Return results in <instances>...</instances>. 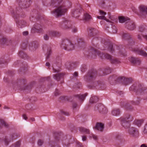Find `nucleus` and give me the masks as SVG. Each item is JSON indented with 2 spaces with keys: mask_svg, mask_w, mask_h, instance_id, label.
<instances>
[{
  "mask_svg": "<svg viewBox=\"0 0 147 147\" xmlns=\"http://www.w3.org/2000/svg\"><path fill=\"white\" fill-rule=\"evenodd\" d=\"M85 55L88 58H94L96 55H98L102 59L105 58L109 60L112 64H117L120 63L118 59L113 57L111 55L108 53H101L98 50L92 47L89 49L88 51L86 52Z\"/></svg>",
  "mask_w": 147,
  "mask_h": 147,
  "instance_id": "1",
  "label": "nucleus"
},
{
  "mask_svg": "<svg viewBox=\"0 0 147 147\" xmlns=\"http://www.w3.org/2000/svg\"><path fill=\"white\" fill-rule=\"evenodd\" d=\"M97 76V71L95 70L92 69L89 70L84 77V80L86 82L91 83L93 85L92 86L88 85V87L91 88L92 87H95L98 83L96 82H95L96 78Z\"/></svg>",
  "mask_w": 147,
  "mask_h": 147,
  "instance_id": "2",
  "label": "nucleus"
},
{
  "mask_svg": "<svg viewBox=\"0 0 147 147\" xmlns=\"http://www.w3.org/2000/svg\"><path fill=\"white\" fill-rule=\"evenodd\" d=\"M129 90L135 92L137 91L138 94L142 96L144 99L147 100V88L144 85L139 84L137 88L135 84H133L130 87Z\"/></svg>",
  "mask_w": 147,
  "mask_h": 147,
  "instance_id": "3",
  "label": "nucleus"
},
{
  "mask_svg": "<svg viewBox=\"0 0 147 147\" xmlns=\"http://www.w3.org/2000/svg\"><path fill=\"white\" fill-rule=\"evenodd\" d=\"M56 7V9L51 11V13L54 14L57 18L64 15L67 10L68 8L63 2Z\"/></svg>",
  "mask_w": 147,
  "mask_h": 147,
  "instance_id": "4",
  "label": "nucleus"
},
{
  "mask_svg": "<svg viewBox=\"0 0 147 147\" xmlns=\"http://www.w3.org/2000/svg\"><path fill=\"white\" fill-rule=\"evenodd\" d=\"M60 46L62 49L67 51H72L74 48V45L70 40L66 38L62 40Z\"/></svg>",
  "mask_w": 147,
  "mask_h": 147,
  "instance_id": "5",
  "label": "nucleus"
},
{
  "mask_svg": "<svg viewBox=\"0 0 147 147\" xmlns=\"http://www.w3.org/2000/svg\"><path fill=\"white\" fill-rule=\"evenodd\" d=\"M26 81L24 79H20L18 80L17 84L19 86L20 89L24 90L25 92L28 93L30 92L32 87V85L25 86Z\"/></svg>",
  "mask_w": 147,
  "mask_h": 147,
  "instance_id": "6",
  "label": "nucleus"
},
{
  "mask_svg": "<svg viewBox=\"0 0 147 147\" xmlns=\"http://www.w3.org/2000/svg\"><path fill=\"white\" fill-rule=\"evenodd\" d=\"M121 125L125 129L129 128L130 126V122L132 121L133 119L132 117L129 115H127L125 117L120 118Z\"/></svg>",
  "mask_w": 147,
  "mask_h": 147,
  "instance_id": "7",
  "label": "nucleus"
},
{
  "mask_svg": "<svg viewBox=\"0 0 147 147\" xmlns=\"http://www.w3.org/2000/svg\"><path fill=\"white\" fill-rule=\"evenodd\" d=\"M94 110L102 114L106 113L107 112V108L103 104L101 103L96 105L94 107Z\"/></svg>",
  "mask_w": 147,
  "mask_h": 147,
  "instance_id": "8",
  "label": "nucleus"
},
{
  "mask_svg": "<svg viewBox=\"0 0 147 147\" xmlns=\"http://www.w3.org/2000/svg\"><path fill=\"white\" fill-rule=\"evenodd\" d=\"M71 25L70 22L68 20L65 19L59 24V26L64 30L70 29Z\"/></svg>",
  "mask_w": 147,
  "mask_h": 147,
  "instance_id": "9",
  "label": "nucleus"
},
{
  "mask_svg": "<svg viewBox=\"0 0 147 147\" xmlns=\"http://www.w3.org/2000/svg\"><path fill=\"white\" fill-rule=\"evenodd\" d=\"M139 9L140 11L138 15L141 18H145L146 15L147 14V6L141 5L140 6Z\"/></svg>",
  "mask_w": 147,
  "mask_h": 147,
  "instance_id": "10",
  "label": "nucleus"
},
{
  "mask_svg": "<svg viewBox=\"0 0 147 147\" xmlns=\"http://www.w3.org/2000/svg\"><path fill=\"white\" fill-rule=\"evenodd\" d=\"M128 133L131 136L134 138H137L139 136L138 130L134 127H131L129 129Z\"/></svg>",
  "mask_w": 147,
  "mask_h": 147,
  "instance_id": "11",
  "label": "nucleus"
},
{
  "mask_svg": "<svg viewBox=\"0 0 147 147\" xmlns=\"http://www.w3.org/2000/svg\"><path fill=\"white\" fill-rule=\"evenodd\" d=\"M17 135L16 134L14 133L11 135L9 137L6 136L3 138V141L6 145H7L9 143L16 139Z\"/></svg>",
  "mask_w": 147,
  "mask_h": 147,
  "instance_id": "12",
  "label": "nucleus"
},
{
  "mask_svg": "<svg viewBox=\"0 0 147 147\" xmlns=\"http://www.w3.org/2000/svg\"><path fill=\"white\" fill-rule=\"evenodd\" d=\"M19 6L22 8H25L29 7L31 2L30 0H17Z\"/></svg>",
  "mask_w": 147,
  "mask_h": 147,
  "instance_id": "13",
  "label": "nucleus"
},
{
  "mask_svg": "<svg viewBox=\"0 0 147 147\" xmlns=\"http://www.w3.org/2000/svg\"><path fill=\"white\" fill-rule=\"evenodd\" d=\"M125 27L129 30L132 31L136 28V26L133 21L128 20L125 23Z\"/></svg>",
  "mask_w": 147,
  "mask_h": 147,
  "instance_id": "14",
  "label": "nucleus"
},
{
  "mask_svg": "<svg viewBox=\"0 0 147 147\" xmlns=\"http://www.w3.org/2000/svg\"><path fill=\"white\" fill-rule=\"evenodd\" d=\"M130 50L140 55L147 57V53L144 50L138 48H133L131 47H129Z\"/></svg>",
  "mask_w": 147,
  "mask_h": 147,
  "instance_id": "15",
  "label": "nucleus"
},
{
  "mask_svg": "<svg viewBox=\"0 0 147 147\" xmlns=\"http://www.w3.org/2000/svg\"><path fill=\"white\" fill-rule=\"evenodd\" d=\"M140 99L139 98H138V100H136V102L131 101L128 103H125V107L127 110H131L133 108L132 107L131 105V104L133 105H138L140 101Z\"/></svg>",
  "mask_w": 147,
  "mask_h": 147,
  "instance_id": "16",
  "label": "nucleus"
},
{
  "mask_svg": "<svg viewBox=\"0 0 147 147\" xmlns=\"http://www.w3.org/2000/svg\"><path fill=\"white\" fill-rule=\"evenodd\" d=\"M78 65L77 62H67L65 64V66L66 68L69 70H71L77 67Z\"/></svg>",
  "mask_w": 147,
  "mask_h": 147,
  "instance_id": "17",
  "label": "nucleus"
},
{
  "mask_svg": "<svg viewBox=\"0 0 147 147\" xmlns=\"http://www.w3.org/2000/svg\"><path fill=\"white\" fill-rule=\"evenodd\" d=\"M102 43L104 44V47H108V50L111 53H113L115 51L114 48L113 47L112 44L109 43L107 42H105V41H102Z\"/></svg>",
  "mask_w": 147,
  "mask_h": 147,
  "instance_id": "18",
  "label": "nucleus"
},
{
  "mask_svg": "<svg viewBox=\"0 0 147 147\" xmlns=\"http://www.w3.org/2000/svg\"><path fill=\"white\" fill-rule=\"evenodd\" d=\"M122 38L124 39H129V45L131 46L133 45L134 42L132 39H130L131 38L130 35L127 33L123 32L122 34Z\"/></svg>",
  "mask_w": 147,
  "mask_h": 147,
  "instance_id": "19",
  "label": "nucleus"
},
{
  "mask_svg": "<svg viewBox=\"0 0 147 147\" xmlns=\"http://www.w3.org/2000/svg\"><path fill=\"white\" fill-rule=\"evenodd\" d=\"M82 10V9L81 7L79 6L78 8L73 11L72 12L73 15V16L76 18H78Z\"/></svg>",
  "mask_w": 147,
  "mask_h": 147,
  "instance_id": "20",
  "label": "nucleus"
},
{
  "mask_svg": "<svg viewBox=\"0 0 147 147\" xmlns=\"http://www.w3.org/2000/svg\"><path fill=\"white\" fill-rule=\"evenodd\" d=\"M63 2V0H51L50 4L51 6L56 7Z\"/></svg>",
  "mask_w": 147,
  "mask_h": 147,
  "instance_id": "21",
  "label": "nucleus"
},
{
  "mask_svg": "<svg viewBox=\"0 0 147 147\" xmlns=\"http://www.w3.org/2000/svg\"><path fill=\"white\" fill-rule=\"evenodd\" d=\"M94 129H96L98 131H102L104 129V125L101 123H97Z\"/></svg>",
  "mask_w": 147,
  "mask_h": 147,
  "instance_id": "22",
  "label": "nucleus"
},
{
  "mask_svg": "<svg viewBox=\"0 0 147 147\" xmlns=\"http://www.w3.org/2000/svg\"><path fill=\"white\" fill-rule=\"evenodd\" d=\"M14 16L17 18L18 16L19 17L20 16L22 17L24 16L23 13V12L22 8L20 9L19 7L18 8L15 12L14 13Z\"/></svg>",
  "mask_w": 147,
  "mask_h": 147,
  "instance_id": "23",
  "label": "nucleus"
},
{
  "mask_svg": "<svg viewBox=\"0 0 147 147\" xmlns=\"http://www.w3.org/2000/svg\"><path fill=\"white\" fill-rule=\"evenodd\" d=\"M38 44L37 42L34 41L29 45V49L31 51H35L38 48Z\"/></svg>",
  "mask_w": 147,
  "mask_h": 147,
  "instance_id": "24",
  "label": "nucleus"
},
{
  "mask_svg": "<svg viewBox=\"0 0 147 147\" xmlns=\"http://www.w3.org/2000/svg\"><path fill=\"white\" fill-rule=\"evenodd\" d=\"M61 62V58L59 57H56L55 59H54L53 61L52 66L53 67V69L54 72H58L60 71V70H56L53 68V66H54V64L57 63H60Z\"/></svg>",
  "mask_w": 147,
  "mask_h": 147,
  "instance_id": "25",
  "label": "nucleus"
},
{
  "mask_svg": "<svg viewBox=\"0 0 147 147\" xmlns=\"http://www.w3.org/2000/svg\"><path fill=\"white\" fill-rule=\"evenodd\" d=\"M98 32L97 30L94 28H89L88 35L91 37L94 36Z\"/></svg>",
  "mask_w": 147,
  "mask_h": 147,
  "instance_id": "26",
  "label": "nucleus"
},
{
  "mask_svg": "<svg viewBox=\"0 0 147 147\" xmlns=\"http://www.w3.org/2000/svg\"><path fill=\"white\" fill-rule=\"evenodd\" d=\"M129 61L132 63L134 64L139 65L141 63V61L138 58L134 57H132L129 59Z\"/></svg>",
  "mask_w": 147,
  "mask_h": 147,
  "instance_id": "27",
  "label": "nucleus"
},
{
  "mask_svg": "<svg viewBox=\"0 0 147 147\" xmlns=\"http://www.w3.org/2000/svg\"><path fill=\"white\" fill-rule=\"evenodd\" d=\"M64 75V74L63 73H59L54 75L53 78L55 79L58 81L63 79Z\"/></svg>",
  "mask_w": 147,
  "mask_h": 147,
  "instance_id": "28",
  "label": "nucleus"
},
{
  "mask_svg": "<svg viewBox=\"0 0 147 147\" xmlns=\"http://www.w3.org/2000/svg\"><path fill=\"white\" fill-rule=\"evenodd\" d=\"M83 20L87 22H89L92 20L91 16L87 13H84Z\"/></svg>",
  "mask_w": 147,
  "mask_h": 147,
  "instance_id": "29",
  "label": "nucleus"
},
{
  "mask_svg": "<svg viewBox=\"0 0 147 147\" xmlns=\"http://www.w3.org/2000/svg\"><path fill=\"white\" fill-rule=\"evenodd\" d=\"M18 27L19 28H22L24 27L26 25V22L24 20H20L16 22Z\"/></svg>",
  "mask_w": 147,
  "mask_h": 147,
  "instance_id": "30",
  "label": "nucleus"
},
{
  "mask_svg": "<svg viewBox=\"0 0 147 147\" xmlns=\"http://www.w3.org/2000/svg\"><path fill=\"white\" fill-rule=\"evenodd\" d=\"M118 19L119 22L121 23H126L128 20H130V19L129 18L122 16H119Z\"/></svg>",
  "mask_w": 147,
  "mask_h": 147,
  "instance_id": "31",
  "label": "nucleus"
},
{
  "mask_svg": "<svg viewBox=\"0 0 147 147\" xmlns=\"http://www.w3.org/2000/svg\"><path fill=\"white\" fill-rule=\"evenodd\" d=\"M78 45L80 47H84L85 46V42L84 39L82 38H79L78 40Z\"/></svg>",
  "mask_w": 147,
  "mask_h": 147,
  "instance_id": "32",
  "label": "nucleus"
},
{
  "mask_svg": "<svg viewBox=\"0 0 147 147\" xmlns=\"http://www.w3.org/2000/svg\"><path fill=\"white\" fill-rule=\"evenodd\" d=\"M111 28L109 30V31L114 34L116 33L117 31V28L113 22H111Z\"/></svg>",
  "mask_w": 147,
  "mask_h": 147,
  "instance_id": "33",
  "label": "nucleus"
},
{
  "mask_svg": "<svg viewBox=\"0 0 147 147\" xmlns=\"http://www.w3.org/2000/svg\"><path fill=\"white\" fill-rule=\"evenodd\" d=\"M117 76L115 75L110 76L109 78V80L111 83H116V82Z\"/></svg>",
  "mask_w": 147,
  "mask_h": 147,
  "instance_id": "34",
  "label": "nucleus"
},
{
  "mask_svg": "<svg viewBox=\"0 0 147 147\" xmlns=\"http://www.w3.org/2000/svg\"><path fill=\"white\" fill-rule=\"evenodd\" d=\"M112 71V69L109 67H105L103 71V73L104 75L109 74L111 73Z\"/></svg>",
  "mask_w": 147,
  "mask_h": 147,
  "instance_id": "35",
  "label": "nucleus"
},
{
  "mask_svg": "<svg viewBox=\"0 0 147 147\" xmlns=\"http://www.w3.org/2000/svg\"><path fill=\"white\" fill-rule=\"evenodd\" d=\"M88 93H86L84 94H77L75 95V96L78 98L80 100L83 101L84 99L86 96L87 95Z\"/></svg>",
  "mask_w": 147,
  "mask_h": 147,
  "instance_id": "36",
  "label": "nucleus"
},
{
  "mask_svg": "<svg viewBox=\"0 0 147 147\" xmlns=\"http://www.w3.org/2000/svg\"><path fill=\"white\" fill-rule=\"evenodd\" d=\"M98 100V98L96 96H94L90 98L89 102L91 103H93L97 102Z\"/></svg>",
  "mask_w": 147,
  "mask_h": 147,
  "instance_id": "37",
  "label": "nucleus"
},
{
  "mask_svg": "<svg viewBox=\"0 0 147 147\" xmlns=\"http://www.w3.org/2000/svg\"><path fill=\"white\" fill-rule=\"evenodd\" d=\"M19 56L21 58L24 59H28V56L27 54L24 53L23 51H21L19 52Z\"/></svg>",
  "mask_w": 147,
  "mask_h": 147,
  "instance_id": "38",
  "label": "nucleus"
},
{
  "mask_svg": "<svg viewBox=\"0 0 147 147\" xmlns=\"http://www.w3.org/2000/svg\"><path fill=\"white\" fill-rule=\"evenodd\" d=\"M132 82V80L131 78H124V80L123 84L124 85H127Z\"/></svg>",
  "mask_w": 147,
  "mask_h": 147,
  "instance_id": "39",
  "label": "nucleus"
},
{
  "mask_svg": "<svg viewBox=\"0 0 147 147\" xmlns=\"http://www.w3.org/2000/svg\"><path fill=\"white\" fill-rule=\"evenodd\" d=\"M120 111L119 109H116L112 111V114L113 115L117 116L120 115Z\"/></svg>",
  "mask_w": 147,
  "mask_h": 147,
  "instance_id": "40",
  "label": "nucleus"
},
{
  "mask_svg": "<svg viewBox=\"0 0 147 147\" xmlns=\"http://www.w3.org/2000/svg\"><path fill=\"white\" fill-rule=\"evenodd\" d=\"M79 130L80 131L82 132L85 133L86 134H90L89 130L85 128L82 127H80Z\"/></svg>",
  "mask_w": 147,
  "mask_h": 147,
  "instance_id": "41",
  "label": "nucleus"
},
{
  "mask_svg": "<svg viewBox=\"0 0 147 147\" xmlns=\"http://www.w3.org/2000/svg\"><path fill=\"white\" fill-rule=\"evenodd\" d=\"M143 122V120H136L134 121V123L139 127L142 124Z\"/></svg>",
  "mask_w": 147,
  "mask_h": 147,
  "instance_id": "42",
  "label": "nucleus"
},
{
  "mask_svg": "<svg viewBox=\"0 0 147 147\" xmlns=\"http://www.w3.org/2000/svg\"><path fill=\"white\" fill-rule=\"evenodd\" d=\"M125 77L118 76H117V79L116 82L119 83H122L123 84L124 80Z\"/></svg>",
  "mask_w": 147,
  "mask_h": 147,
  "instance_id": "43",
  "label": "nucleus"
},
{
  "mask_svg": "<svg viewBox=\"0 0 147 147\" xmlns=\"http://www.w3.org/2000/svg\"><path fill=\"white\" fill-rule=\"evenodd\" d=\"M7 43V39L6 38L2 37L0 39V43L2 45H7V44L6 43Z\"/></svg>",
  "mask_w": 147,
  "mask_h": 147,
  "instance_id": "44",
  "label": "nucleus"
},
{
  "mask_svg": "<svg viewBox=\"0 0 147 147\" xmlns=\"http://www.w3.org/2000/svg\"><path fill=\"white\" fill-rule=\"evenodd\" d=\"M34 27L37 28V27H38V30L40 32H42V27L41 26L40 24H38V23L36 24L34 26Z\"/></svg>",
  "mask_w": 147,
  "mask_h": 147,
  "instance_id": "45",
  "label": "nucleus"
},
{
  "mask_svg": "<svg viewBox=\"0 0 147 147\" xmlns=\"http://www.w3.org/2000/svg\"><path fill=\"white\" fill-rule=\"evenodd\" d=\"M21 142L20 141H18L14 144L11 145L10 147H20Z\"/></svg>",
  "mask_w": 147,
  "mask_h": 147,
  "instance_id": "46",
  "label": "nucleus"
},
{
  "mask_svg": "<svg viewBox=\"0 0 147 147\" xmlns=\"http://www.w3.org/2000/svg\"><path fill=\"white\" fill-rule=\"evenodd\" d=\"M51 53V49L50 47H49L48 48V51L47 53V56L46 58V59H47L49 58L50 56Z\"/></svg>",
  "mask_w": 147,
  "mask_h": 147,
  "instance_id": "47",
  "label": "nucleus"
},
{
  "mask_svg": "<svg viewBox=\"0 0 147 147\" xmlns=\"http://www.w3.org/2000/svg\"><path fill=\"white\" fill-rule=\"evenodd\" d=\"M52 36H57L59 34V33L54 31H51L49 33Z\"/></svg>",
  "mask_w": 147,
  "mask_h": 147,
  "instance_id": "48",
  "label": "nucleus"
},
{
  "mask_svg": "<svg viewBox=\"0 0 147 147\" xmlns=\"http://www.w3.org/2000/svg\"><path fill=\"white\" fill-rule=\"evenodd\" d=\"M81 70L82 72H85L87 70L86 66L85 65H82L81 67Z\"/></svg>",
  "mask_w": 147,
  "mask_h": 147,
  "instance_id": "49",
  "label": "nucleus"
},
{
  "mask_svg": "<svg viewBox=\"0 0 147 147\" xmlns=\"http://www.w3.org/2000/svg\"><path fill=\"white\" fill-rule=\"evenodd\" d=\"M55 143L50 142L49 143L50 147H60L58 145H55Z\"/></svg>",
  "mask_w": 147,
  "mask_h": 147,
  "instance_id": "50",
  "label": "nucleus"
},
{
  "mask_svg": "<svg viewBox=\"0 0 147 147\" xmlns=\"http://www.w3.org/2000/svg\"><path fill=\"white\" fill-rule=\"evenodd\" d=\"M37 28H35L34 26V27H33L31 29V32L32 33H34L36 32H39L40 33V32L38 31V27H37Z\"/></svg>",
  "mask_w": 147,
  "mask_h": 147,
  "instance_id": "51",
  "label": "nucleus"
},
{
  "mask_svg": "<svg viewBox=\"0 0 147 147\" xmlns=\"http://www.w3.org/2000/svg\"><path fill=\"white\" fill-rule=\"evenodd\" d=\"M8 62V60H5L4 59V58H2L0 59V64L7 63Z\"/></svg>",
  "mask_w": 147,
  "mask_h": 147,
  "instance_id": "52",
  "label": "nucleus"
},
{
  "mask_svg": "<svg viewBox=\"0 0 147 147\" xmlns=\"http://www.w3.org/2000/svg\"><path fill=\"white\" fill-rule=\"evenodd\" d=\"M0 122L2 125H4L5 127H7L8 125L7 124L5 121L3 119H0Z\"/></svg>",
  "mask_w": 147,
  "mask_h": 147,
  "instance_id": "53",
  "label": "nucleus"
},
{
  "mask_svg": "<svg viewBox=\"0 0 147 147\" xmlns=\"http://www.w3.org/2000/svg\"><path fill=\"white\" fill-rule=\"evenodd\" d=\"M43 142L44 141L43 140L39 139L38 141L37 144L38 146H41L42 145Z\"/></svg>",
  "mask_w": 147,
  "mask_h": 147,
  "instance_id": "54",
  "label": "nucleus"
},
{
  "mask_svg": "<svg viewBox=\"0 0 147 147\" xmlns=\"http://www.w3.org/2000/svg\"><path fill=\"white\" fill-rule=\"evenodd\" d=\"M70 29H71L72 30V32H76L77 31V29L76 27L75 26H71V27Z\"/></svg>",
  "mask_w": 147,
  "mask_h": 147,
  "instance_id": "55",
  "label": "nucleus"
},
{
  "mask_svg": "<svg viewBox=\"0 0 147 147\" xmlns=\"http://www.w3.org/2000/svg\"><path fill=\"white\" fill-rule=\"evenodd\" d=\"M97 18L99 19H104L105 20H106L107 22H109V20H107L106 19L105 17L104 16H98L97 17Z\"/></svg>",
  "mask_w": 147,
  "mask_h": 147,
  "instance_id": "56",
  "label": "nucleus"
},
{
  "mask_svg": "<svg viewBox=\"0 0 147 147\" xmlns=\"http://www.w3.org/2000/svg\"><path fill=\"white\" fill-rule=\"evenodd\" d=\"M144 29V28L143 26H140L139 27V30L140 32H143Z\"/></svg>",
  "mask_w": 147,
  "mask_h": 147,
  "instance_id": "57",
  "label": "nucleus"
},
{
  "mask_svg": "<svg viewBox=\"0 0 147 147\" xmlns=\"http://www.w3.org/2000/svg\"><path fill=\"white\" fill-rule=\"evenodd\" d=\"M26 45L25 43H23L22 45L21 46V49L23 50L25 49H26Z\"/></svg>",
  "mask_w": 147,
  "mask_h": 147,
  "instance_id": "58",
  "label": "nucleus"
},
{
  "mask_svg": "<svg viewBox=\"0 0 147 147\" xmlns=\"http://www.w3.org/2000/svg\"><path fill=\"white\" fill-rule=\"evenodd\" d=\"M61 113H62V114L68 116L69 115V113H68L67 112H65V111H61Z\"/></svg>",
  "mask_w": 147,
  "mask_h": 147,
  "instance_id": "59",
  "label": "nucleus"
},
{
  "mask_svg": "<svg viewBox=\"0 0 147 147\" xmlns=\"http://www.w3.org/2000/svg\"><path fill=\"white\" fill-rule=\"evenodd\" d=\"M143 132L144 133H147V123L145 125Z\"/></svg>",
  "mask_w": 147,
  "mask_h": 147,
  "instance_id": "60",
  "label": "nucleus"
},
{
  "mask_svg": "<svg viewBox=\"0 0 147 147\" xmlns=\"http://www.w3.org/2000/svg\"><path fill=\"white\" fill-rule=\"evenodd\" d=\"M49 36L47 35V34H45L44 36V38L45 40H48L49 39Z\"/></svg>",
  "mask_w": 147,
  "mask_h": 147,
  "instance_id": "61",
  "label": "nucleus"
},
{
  "mask_svg": "<svg viewBox=\"0 0 147 147\" xmlns=\"http://www.w3.org/2000/svg\"><path fill=\"white\" fill-rule=\"evenodd\" d=\"M19 63H21L20 61L18 60L17 61H16L13 64V65L14 66L17 65L19 64Z\"/></svg>",
  "mask_w": 147,
  "mask_h": 147,
  "instance_id": "62",
  "label": "nucleus"
},
{
  "mask_svg": "<svg viewBox=\"0 0 147 147\" xmlns=\"http://www.w3.org/2000/svg\"><path fill=\"white\" fill-rule=\"evenodd\" d=\"M99 13L100 14L103 15H105L106 13V12H104V11L101 10H99Z\"/></svg>",
  "mask_w": 147,
  "mask_h": 147,
  "instance_id": "63",
  "label": "nucleus"
},
{
  "mask_svg": "<svg viewBox=\"0 0 147 147\" xmlns=\"http://www.w3.org/2000/svg\"><path fill=\"white\" fill-rule=\"evenodd\" d=\"M78 147H83L82 144L80 142H77Z\"/></svg>",
  "mask_w": 147,
  "mask_h": 147,
  "instance_id": "64",
  "label": "nucleus"
}]
</instances>
